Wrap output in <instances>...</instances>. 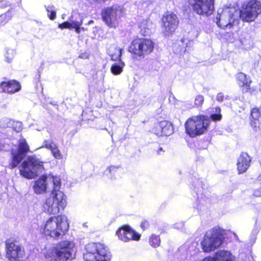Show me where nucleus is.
I'll return each instance as SVG.
<instances>
[{
    "instance_id": "a211bd4d",
    "label": "nucleus",
    "mask_w": 261,
    "mask_h": 261,
    "mask_svg": "<svg viewBox=\"0 0 261 261\" xmlns=\"http://www.w3.org/2000/svg\"><path fill=\"white\" fill-rule=\"evenodd\" d=\"M142 39L134 40L129 47V51L134 54L143 57Z\"/></svg>"
},
{
    "instance_id": "7ed1b4c3",
    "label": "nucleus",
    "mask_w": 261,
    "mask_h": 261,
    "mask_svg": "<svg viewBox=\"0 0 261 261\" xmlns=\"http://www.w3.org/2000/svg\"><path fill=\"white\" fill-rule=\"evenodd\" d=\"M68 229L67 217L64 215H59L48 219L41 227L44 235L51 238H59Z\"/></svg>"
},
{
    "instance_id": "9d476101",
    "label": "nucleus",
    "mask_w": 261,
    "mask_h": 261,
    "mask_svg": "<svg viewBox=\"0 0 261 261\" xmlns=\"http://www.w3.org/2000/svg\"><path fill=\"white\" fill-rule=\"evenodd\" d=\"M123 9L119 6H113L104 9L102 12L103 21L109 28L116 29L119 24V19L122 16Z\"/></svg>"
},
{
    "instance_id": "4be33fe9",
    "label": "nucleus",
    "mask_w": 261,
    "mask_h": 261,
    "mask_svg": "<svg viewBox=\"0 0 261 261\" xmlns=\"http://www.w3.org/2000/svg\"><path fill=\"white\" fill-rule=\"evenodd\" d=\"M237 79L239 81V85L241 87H245L247 91L250 89V85L251 81L247 78L246 75L242 72H240L237 74Z\"/></svg>"
},
{
    "instance_id": "09e8293b",
    "label": "nucleus",
    "mask_w": 261,
    "mask_h": 261,
    "mask_svg": "<svg viewBox=\"0 0 261 261\" xmlns=\"http://www.w3.org/2000/svg\"><path fill=\"white\" fill-rule=\"evenodd\" d=\"M164 151L163 150V148L162 147H160L158 150H157V154L159 155H160L162 154V152H163Z\"/></svg>"
},
{
    "instance_id": "4468645a",
    "label": "nucleus",
    "mask_w": 261,
    "mask_h": 261,
    "mask_svg": "<svg viewBox=\"0 0 261 261\" xmlns=\"http://www.w3.org/2000/svg\"><path fill=\"white\" fill-rule=\"evenodd\" d=\"M29 151V147L24 139L19 141V146L17 148L12 149L11 154L12 155V162L10 164V168H14L21 162L24 158L27 153Z\"/></svg>"
},
{
    "instance_id": "49530a36",
    "label": "nucleus",
    "mask_w": 261,
    "mask_h": 261,
    "mask_svg": "<svg viewBox=\"0 0 261 261\" xmlns=\"http://www.w3.org/2000/svg\"><path fill=\"white\" fill-rule=\"evenodd\" d=\"M202 261H215V260L214 257H205Z\"/></svg>"
},
{
    "instance_id": "f8f14e48",
    "label": "nucleus",
    "mask_w": 261,
    "mask_h": 261,
    "mask_svg": "<svg viewBox=\"0 0 261 261\" xmlns=\"http://www.w3.org/2000/svg\"><path fill=\"white\" fill-rule=\"evenodd\" d=\"M6 257L10 261H20L24 257V249L19 244L10 239L5 242Z\"/></svg>"
},
{
    "instance_id": "37998d69",
    "label": "nucleus",
    "mask_w": 261,
    "mask_h": 261,
    "mask_svg": "<svg viewBox=\"0 0 261 261\" xmlns=\"http://www.w3.org/2000/svg\"><path fill=\"white\" fill-rule=\"evenodd\" d=\"M117 169V167L114 166H111L107 169L106 171H109V173H112L113 172H114Z\"/></svg>"
},
{
    "instance_id": "6e6552de",
    "label": "nucleus",
    "mask_w": 261,
    "mask_h": 261,
    "mask_svg": "<svg viewBox=\"0 0 261 261\" xmlns=\"http://www.w3.org/2000/svg\"><path fill=\"white\" fill-rule=\"evenodd\" d=\"M217 25L223 29H230L239 21L238 10L234 7L219 9L216 16Z\"/></svg>"
},
{
    "instance_id": "ea45409f",
    "label": "nucleus",
    "mask_w": 261,
    "mask_h": 261,
    "mask_svg": "<svg viewBox=\"0 0 261 261\" xmlns=\"http://www.w3.org/2000/svg\"><path fill=\"white\" fill-rule=\"evenodd\" d=\"M224 97V94L222 92H220L216 96V100L219 102H222L223 100Z\"/></svg>"
},
{
    "instance_id": "b1692460",
    "label": "nucleus",
    "mask_w": 261,
    "mask_h": 261,
    "mask_svg": "<svg viewBox=\"0 0 261 261\" xmlns=\"http://www.w3.org/2000/svg\"><path fill=\"white\" fill-rule=\"evenodd\" d=\"M140 235L133 230L129 226L127 227L126 236L122 238V241L127 242L131 240L138 241L140 239Z\"/></svg>"
},
{
    "instance_id": "cd10ccee",
    "label": "nucleus",
    "mask_w": 261,
    "mask_h": 261,
    "mask_svg": "<svg viewBox=\"0 0 261 261\" xmlns=\"http://www.w3.org/2000/svg\"><path fill=\"white\" fill-rule=\"evenodd\" d=\"M58 145L56 144L53 140H45L43 143V146L46 148L53 151L56 148L58 147Z\"/></svg>"
},
{
    "instance_id": "f704fd0d",
    "label": "nucleus",
    "mask_w": 261,
    "mask_h": 261,
    "mask_svg": "<svg viewBox=\"0 0 261 261\" xmlns=\"http://www.w3.org/2000/svg\"><path fill=\"white\" fill-rule=\"evenodd\" d=\"M15 55V51L12 49H8L5 54L6 60L7 62L10 63L12 61Z\"/></svg>"
},
{
    "instance_id": "a878e982",
    "label": "nucleus",
    "mask_w": 261,
    "mask_h": 261,
    "mask_svg": "<svg viewBox=\"0 0 261 261\" xmlns=\"http://www.w3.org/2000/svg\"><path fill=\"white\" fill-rule=\"evenodd\" d=\"M153 5V2L150 0L142 1L137 4L138 9L145 11L152 8Z\"/></svg>"
},
{
    "instance_id": "ddd939ff",
    "label": "nucleus",
    "mask_w": 261,
    "mask_h": 261,
    "mask_svg": "<svg viewBox=\"0 0 261 261\" xmlns=\"http://www.w3.org/2000/svg\"><path fill=\"white\" fill-rule=\"evenodd\" d=\"M178 19L174 13H166L162 18V32L166 36L172 35L177 29Z\"/></svg>"
},
{
    "instance_id": "473e14b6",
    "label": "nucleus",
    "mask_w": 261,
    "mask_h": 261,
    "mask_svg": "<svg viewBox=\"0 0 261 261\" xmlns=\"http://www.w3.org/2000/svg\"><path fill=\"white\" fill-rule=\"evenodd\" d=\"M128 226H124L122 228H119L116 231V234L117 235L119 239L122 241V238L126 236V232L127 230Z\"/></svg>"
},
{
    "instance_id": "0eeeda50",
    "label": "nucleus",
    "mask_w": 261,
    "mask_h": 261,
    "mask_svg": "<svg viewBox=\"0 0 261 261\" xmlns=\"http://www.w3.org/2000/svg\"><path fill=\"white\" fill-rule=\"evenodd\" d=\"M211 122L210 118L204 115L193 116L185 124L186 133L191 137L205 133Z\"/></svg>"
},
{
    "instance_id": "393cba45",
    "label": "nucleus",
    "mask_w": 261,
    "mask_h": 261,
    "mask_svg": "<svg viewBox=\"0 0 261 261\" xmlns=\"http://www.w3.org/2000/svg\"><path fill=\"white\" fill-rule=\"evenodd\" d=\"M125 64L121 60H119L118 63L113 64L111 67V71L114 75L120 74L122 72L123 68Z\"/></svg>"
},
{
    "instance_id": "72a5a7b5",
    "label": "nucleus",
    "mask_w": 261,
    "mask_h": 261,
    "mask_svg": "<svg viewBox=\"0 0 261 261\" xmlns=\"http://www.w3.org/2000/svg\"><path fill=\"white\" fill-rule=\"evenodd\" d=\"M73 17H72V19H70V21H66L64 22L61 24H59V28L63 29H72L73 27V24L74 21H75V20H73Z\"/></svg>"
},
{
    "instance_id": "79ce46f5",
    "label": "nucleus",
    "mask_w": 261,
    "mask_h": 261,
    "mask_svg": "<svg viewBox=\"0 0 261 261\" xmlns=\"http://www.w3.org/2000/svg\"><path fill=\"white\" fill-rule=\"evenodd\" d=\"M253 195L255 197L261 196V188L254 191Z\"/></svg>"
},
{
    "instance_id": "de8ad7c7",
    "label": "nucleus",
    "mask_w": 261,
    "mask_h": 261,
    "mask_svg": "<svg viewBox=\"0 0 261 261\" xmlns=\"http://www.w3.org/2000/svg\"><path fill=\"white\" fill-rule=\"evenodd\" d=\"M193 41H191V40L188 41V42L187 43V46L186 47V49H185V51L187 50V49H186L187 47H188L189 46L193 45Z\"/></svg>"
},
{
    "instance_id": "a18cd8bd",
    "label": "nucleus",
    "mask_w": 261,
    "mask_h": 261,
    "mask_svg": "<svg viewBox=\"0 0 261 261\" xmlns=\"http://www.w3.org/2000/svg\"><path fill=\"white\" fill-rule=\"evenodd\" d=\"M16 124L17 125V127L15 128V130L16 132H19L21 130L22 128L21 123L20 122H16Z\"/></svg>"
},
{
    "instance_id": "2eb2a0df",
    "label": "nucleus",
    "mask_w": 261,
    "mask_h": 261,
    "mask_svg": "<svg viewBox=\"0 0 261 261\" xmlns=\"http://www.w3.org/2000/svg\"><path fill=\"white\" fill-rule=\"evenodd\" d=\"M155 132L158 135L170 136L173 133V128L170 122L164 120L155 125Z\"/></svg>"
},
{
    "instance_id": "c756f323",
    "label": "nucleus",
    "mask_w": 261,
    "mask_h": 261,
    "mask_svg": "<svg viewBox=\"0 0 261 261\" xmlns=\"http://www.w3.org/2000/svg\"><path fill=\"white\" fill-rule=\"evenodd\" d=\"M14 122L8 118H3L0 119V127L6 128L14 125Z\"/></svg>"
},
{
    "instance_id": "20e7f679",
    "label": "nucleus",
    "mask_w": 261,
    "mask_h": 261,
    "mask_svg": "<svg viewBox=\"0 0 261 261\" xmlns=\"http://www.w3.org/2000/svg\"><path fill=\"white\" fill-rule=\"evenodd\" d=\"M43 164L36 155L28 156L19 167L20 174L28 179L34 178L44 170Z\"/></svg>"
},
{
    "instance_id": "7c9ffc66",
    "label": "nucleus",
    "mask_w": 261,
    "mask_h": 261,
    "mask_svg": "<svg viewBox=\"0 0 261 261\" xmlns=\"http://www.w3.org/2000/svg\"><path fill=\"white\" fill-rule=\"evenodd\" d=\"M214 112L215 113L211 115V119L214 121L220 120L222 118L221 109L219 107L215 108Z\"/></svg>"
},
{
    "instance_id": "f3484780",
    "label": "nucleus",
    "mask_w": 261,
    "mask_h": 261,
    "mask_svg": "<svg viewBox=\"0 0 261 261\" xmlns=\"http://www.w3.org/2000/svg\"><path fill=\"white\" fill-rule=\"evenodd\" d=\"M1 88L3 91L9 93H14L18 91L20 89V85L16 81L3 82L1 84Z\"/></svg>"
},
{
    "instance_id": "f257e3e1",
    "label": "nucleus",
    "mask_w": 261,
    "mask_h": 261,
    "mask_svg": "<svg viewBox=\"0 0 261 261\" xmlns=\"http://www.w3.org/2000/svg\"><path fill=\"white\" fill-rule=\"evenodd\" d=\"M61 186V179L57 176L42 175L35 182L33 189L36 194H43L47 190L51 191L50 196L43 204L45 212L55 215L63 210L66 206V196L60 191Z\"/></svg>"
},
{
    "instance_id": "39448f33",
    "label": "nucleus",
    "mask_w": 261,
    "mask_h": 261,
    "mask_svg": "<svg viewBox=\"0 0 261 261\" xmlns=\"http://www.w3.org/2000/svg\"><path fill=\"white\" fill-rule=\"evenodd\" d=\"M85 261H110L111 253L107 246L100 243H89L85 246Z\"/></svg>"
},
{
    "instance_id": "f03ea898",
    "label": "nucleus",
    "mask_w": 261,
    "mask_h": 261,
    "mask_svg": "<svg viewBox=\"0 0 261 261\" xmlns=\"http://www.w3.org/2000/svg\"><path fill=\"white\" fill-rule=\"evenodd\" d=\"M75 246L72 241H64L56 246L46 248L44 253L48 261H67L75 256Z\"/></svg>"
},
{
    "instance_id": "8fccbe9b",
    "label": "nucleus",
    "mask_w": 261,
    "mask_h": 261,
    "mask_svg": "<svg viewBox=\"0 0 261 261\" xmlns=\"http://www.w3.org/2000/svg\"><path fill=\"white\" fill-rule=\"evenodd\" d=\"M146 225H148V222L147 221H145L144 222H142V224H141L142 227H143V226H144Z\"/></svg>"
},
{
    "instance_id": "6ab92c4d",
    "label": "nucleus",
    "mask_w": 261,
    "mask_h": 261,
    "mask_svg": "<svg viewBox=\"0 0 261 261\" xmlns=\"http://www.w3.org/2000/svg\"><path fill=\"white\" fill-rule=\"evenodd\" d=\"M139 28L143 36H147L151 33L154 28V24L150 20H143L139 23Z\"/></svg>"
},
{
    "instance_id": "c03bdc74",
    "label": "nucleus",
    "mask_w": 261,
    "mask_h": 261,
    "mask_svg": "<svg viewBox=\"0 0 261 261\" xmlns=\"http://www.w3.org/2000/svg\"><path fill=\"white\" fill-rule=\"evenodd\" d=\"M184 225V223L183 222H180L178 223H176L174 224V227L176 228L179 229L181 228Z\"/></svg>"
},
{
    "instance_id": "603ef678",
    "label": "nucleus",
    "mask_w": 261,
    "mask_h": 261,
    "mask_svg": "<svg viewBox=\"0 0 261 261\" xmlns=\"http://www.w3.org/2000/svg\"><path fill=\"white\" fill-rule=\"evenodd\" d=\"M80 57H81V58H84V56H82V55H81V56H80Z\"/></svg>"
},
{
    "instance_id": "5701e85b",
    "label": "nucleus",
    "mask_w": 261,
    "mask_h": 261,
    "mask_svg": "<svg viewBox=\"0 0 261 261\" xmlns=\"http://www.w3.org/2000/svg\"><path fill=\"white\" fill-rule=\"evenodd\" d=\"M143 57L151 53L154 48V43L149 39H142Z\"/></svg>"
},
{
    "instance_id": "4c0bfd02",
    "label": "nucleus",
    "mask_w": 261,
    "mask_h": 261,
    "mask_svg": "<svg viewBox=\"0 0 261 261\" xmlns=\"http://www.w3.org/2000/svg\"><path fill=\"white\" fill-rule=\"evenodd\" d=\"M251 116L255 120H258L260 116L259 109L256 108L252 109L251 112Z\"/></svg>"
},
{
    "instance_id": "aec40b11",
    "label": "nucleus",
    "mask_w": 261,
    "mask_h": 261,
    "mask_svg": "<svg viewBox=\"0 0 261 261\" xmlns=\"http://www.w3.org/2000/svg\"><path fill=\"white\" fill-rule=\"evenodd\" d=\"M215 261H235L234 256L227 250H219L215 253Z\"/></svg>"
},
{
    "instance_id": "1a4fd4ad",
    "label": "nucleus",
    "mask_w": 261,
    "mask_h": 261,
    "mask_svg": "<svg viewBox=\"0 0 261 261\" xmlns=\"http://www.w3.org/2000/svg\"><path fill=\"white\" fill-rule=\"evenodd\" d=\"M238 12L239 19L245 22H252L261 13V3L257 0L245 1Z\"/></svg>"
},
{
    "instance_id": "412c9836",
    "label": "nucleus",
    "mask_w": 261,
    "mask_h": 261,
    "mask_svg": "<svg viewBox=\"0 0 261 261\" xmlns=\"http://www.w3.org/2000/svg\"><path fill=\"white\" fill-rule=\"evenodd\" d=\"M122 50L120 47H118L116 45L113 44L108 48V52L112 60L119 61L122 54Z\"/></svg>"
},
{
    "instance_id": "c85d7f7f",
    "label": "nucleus",
    "mask_w": 261,
    "mask_h": 261,
    "mask_svg": "<svg viewBox=\"0 0 261 261\" xmlns=\"http://www.w3.org/2000/svg\"><path fill=\"white\" fill-rule=\"evenodd\" d=\"M12 15L10 11L0 16V25H3L8 22L11 18Z\"/></svg>"
},
{
    "instance_id": "e433bc0d",
    "label": "nucleus",
    "mask_w": 261,
    "mask_h": 261,
    "mask_svg": "<svg viewBox=\"0 0 261 261\" xmlns=\"http://www.w3.org/2000/svg\"><path fill=\"white\" fill-rule=\"evenodd\" d=\"M82 22H83L82 19H80V20H75V21H74L73 22V27L72 29H75V32L77 33H80L81 29L84 30L83 28H80V26L82 25Z\"/></svg>"
},
{
    "instance_id": "a19ab883",
    "label": "nucleus",
    "mask_w": 261,
    "mask_h": 261,
    "mask_svg": "<svg viewBox=\"0 0 261 261\" xmlns=\"http://www.w3.org/2000/svg\"><path fill=\"white\" fill-rule=\"evenodd\" d=\"M251 125L252 127L253 128L254 131H255V132L257 131V130L258 129V123L257 122H256L255 121L252 122L251 123Z\"/></svg>"
},
{
    "instance_id": "2f4dec72",
    "label": "nucleus",
    "mask_w": 261,
    "mask_h": 261,
    "mask_svg": "<svg viewBox=\"0 0 261 261\" xmlns=\"http://www.w3.org/2000/svg\"><path fill=\"white\" fill-rule=\"evenodd\" d=\"M160 239L158 236L152 234L149 239V243L153 247H156L159 246Z\"/></svg>"
},
{
    "instance_id": "9b49d317",
    "label": "nucleus",
    "mask_w": 261,
    "mask_h": 261,
    "mask_svg": "<svg viewBox=\"0 0 261 261\" xmlns=\"http://www.w3.org/2000/svg\"><path fill=\"white\" fill-rule=\"evenodd\" d=\"M215 0H189L193 11L199 15L208 16L214 10Z\"/></svg>"
},
{
    "instance_id": "c9c22d12",
    "label": "nucleus",
    "mask_w": 261,
    "mask_h": 261,
    "mask_svg": "<svg viewBox=\"0 0 261 261\" xmlns=\"http://www.w3.org/2000/svg\"><path fill=\"white\" fill-rule=\"evenodd\" d=\"M52 155L57 160H62L63 158V154L59 150L58 146L51 152Z\"/></svg>"
},
{
    "instance_id": "dca6fc26",
    "label": "nucleus",
    "mask_w": 261,
    "mask_h": 261,
    "mask_svg": "<svg viewBox=\"0 0 261 261\" xmlns=\"http://www.w3.org/2000/svg\"><path fill=\"white\" fill-rule=\"evenodd\" d=\"M251 160L246 152H242L238 159L237 169L239 174L245 172L250 165Z\"/></svg>"
},
{
    "instance_id": "3c124183",
    "label": "nucleus",
    "mask_w": 261,
    "mask_h": 261,
    "mask_svg": "<svg viewBox=\"0 0 261 261\" xmlns=\"http://www.w3.org/2000/svg\"><path fill=\"white\" fill-rule=\"evenodd\" d=\"M8 6H10V3L9 2H6V5L5 6V7Z\"/></svg>"
},
{
    "instance_id": "423d86ee",
    "label": "nucleus",
    "mask_w": 261,
    "mask_h": 261,
    "mask_svg": "<svg viewBox=\"0 0 261 261\" xmlns=\"http://www.w3.org/2000/svg\"><path fill=\"white\" fill-rule=\"evenodd\" d=\"M224 233V230L218 227L207 230L201 242L203 251L210 252L219 248L223 242Z\"/></svg>"
},
{
    "instance_id": "58836bf2",
    "label": "nucleus",
    "mask_w": 261,
    "mask_h": 261,
    "mask_svg": "<svg viewBox=\"0 0 261 261\" xmlns=\"http://www.w3.org/2000/svg\"><path fill=\"white\" fill-rule=\"evenodd\" d=\"M204 101V97L201 95H197L195 99V105L196 107H199L201 106Z\"/></svg>"
},
{
    "instance_id": "bb28decb",
    "label": "nucleus",
    "mask_w": 261,
    "mask_h": 261,
    "mask_svg": "<svg viewBox=\"0 0 261 261\" xmlns=\"http://www.w3.org/2000/svg\"><path fill=\"white\" fill-rule=\"evenodd\" d=\"M46 11L47 12V16L50 19L54 20L56 18V12L55 7L53 5L45 6Z\"/></svg>"
}]
</instances>
